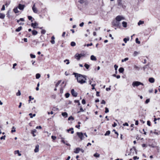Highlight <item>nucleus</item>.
Returning a JSON list of instances; mask_svg holds the SVG:
<instances>
[{"mask_svg":"<svg viewBox=\"0 0 160 160\" xmlns=\"http://www.w3.org/2000/svg\"><path fill=\"white\" fill-rule=\"evenodd\" d=\"M136 152V149L134 147H133V148H131L130 150V152L129 153L126 152L125 154V156H132L133 155L134 152Z\"/></svg>","mask_w":160,"mask_h":160,"instance_id":"obj_5","label":"nucleus"},{"mask_svg":"<svg viewBox=\"0 0 160 160\" xmlns=\"http://www.w3.org/2000/svg\"><path fill=\"white\" fill-rule=\"evenodd\" d=\"M105 112L106 113H108V112H109V109H108V108L106 107L105 108Z\"/></svg>","mask_w":160,"mask_h":160,"instance_id":"obj_43","label":"nucleus"},{"mask_svg":"<svg viewBox=\"0 0 160 160\" xmlns=\"http://www.w3.org/2000/svg\"><path fill=\"white\" fill-rule=\"evenodd\" d=\"M46 32V30H42L41 32V33L42 34H45Z\"/></svg>","mask_w":160,"mask_h":160,"instance_id":"obj_45","label":"nucleus"},{"mask_svg":"<svg viewBox=\"0 0 160 160\" xmlns=\"http://www.w3.org/2000/svg\"><path fill=\"white\" fill-rule=\"evenodd\" d=\"M93 156L96 158H98L100 157V154L97 153H96L94 154Z\"/></svg>","mask_w":160,"mask_h":160,"instance_id":"obj_28","label":"nucleus"},{"mask_svg":"<svg viewBox=\"0 0 160 160\" xmlns=\"http://www.w3.org/2000/svg\"><path fill=\"white\" fill-rule=\"evenodd\" d=\"M123 26L124 28L127 27V23L126 22L123 21L122 23Z\"/></svg>","mask_w":160,"mask_h":160,"instance_id":"obj_19","label":"nucleus"},{"mask_svg":"<svg viewBox=\"0 0 160 160\" xmlns=\"http://www.w3.org/2000/svg\"><path fill=\"white\" fill-rule=\"evenodd\" d=\"M68 120H73L74 119V118L72 117V116H70L68 118Z\"/></svg>","mask_w":160,"mask_h":160,"instance_id":"obj_42","label":"nucleus"},{"mask_svg":"<svg viewBox=\"0 0 160 160\" xmlns=\"http://www.w3.org/2000/svg\"><path fill=\"white\" fill-rule=\"evenodd\" d=\"M84 23L83 22H82L79 24V26L81 27H82L83 26Z\"/></svg>","mask_w":160,"mask_h":160,"instance_id":"obj_58","label":"nucleus"},{"mask_svg":"<svg viewBox=\"0 0 160 160\" xmlns=\"http://www.w3.org/2000/svg\"><path fill=\"white\" fill-rule=\"evenodd\" d=\"M16 128L14 127H13L12 128V130H11V132L12 133L15 132H16Z\"/></svg>","mask_w":160,"mask_h":160,"instance_id":"obj_41","label":"nucleus"},{"mask_svg":"<svg viewBox=\"0 0 160 160\" xmlns=\"http://www.w3.org/2000/svg\"><path fill=\"white\" fill-rule=\"evenodd\" d=\"M75 74V77L76 78L78 82L81 84L86 82L87 80L86 76L84 75H82L80 74H77L74 73Z\"/></svg>","mask_w":160,"mask_h":160,"instance_id":"obj_2","label":"nucleus"},{"mask_svg":"<svg viewBox=\"0 0 160 160\" xmlns=\"http://www.w3.org/2000/svg\"><path fill=\"white\" fill-rule=\"evenodd\" d=\"M25 7V5H22L21 4H18V8L20 10H22Z\"/></svg>","mask_w":160,"mask_h":160,"instance_id":"obj_7","label":"nucleus"},{"mask_svg":"<svg viewBox=\"0 0 160 160\" xmlns=\"http://www.w3.org/2000/svg\"><path fill=\"white\" fill-rule=\"evenodd\" d=\"M28 19L30 20H31L32 18V17L31 16H28Z\"/></svg>","mask_w":160,"mask_h":160,"instance_id":"obj_60","label":"nucleus"},{"mask_svg":"<svg viewBox=\"0 0 160 160\" xmlns=\"http://www.w3.org/2000/svg\"><path fill=\"white\" fill-rule=\"evenodd\" d=\"M117 125V124L115 122H114V124L112 125V126L113 127H116Z\"/></svg>","mask_w":160,"mask_h":160,"instance_id":"obj_63","label":"nucleus"},{"mask_svg":"<svg viewBox=\"0 0 160 160\" xmlns=\"http://www.w3.org/2000/svg\"><path fill=\"white\" fill-rule=\"evenodd\" d=\"M13 11L15 13H18L19 12V11L18 9V7L14 8L13 9Z\"/></svg>","mask_w":160,"mask_h":160,"instance_id":"obj_22","label":"nucleus"},{"mask_svg":"<svg viewBox=\"0 0 160 160\" xmlns=\"http://www.w3.org/2000/svg\"><path fill=\"white\" fill-rule=\"evenodd\" d=\"M90 59L92 61H95L97 60L96 57L93 55L91 56Z\"/></svg>","mask_w":160,"mask_h":160,"instance_id":"obj_12","label":"nucleus"},{"mask_svg":"<svg viewBox=\"0 0 160 160\" xmlns=\"http://www.w3.org/2000/svg\"><path fill=\"white\" fill-rule=\"evenodd\" d=\"M144 23V21H139V22H138V25L139 26L141 24H143Z\"/></svg>","mask_w":160,"mask_h":160,"instance_id":"obj_31","label":"nucleus"},{"mask_svg":"<svg viewBox=\"0 0 160 160\" xmlns=\"http://www.w3.org/2000/svg\"><path fill=\"white\" fill-rule=\"evenodd\" d=\"M133 158L134 160H136L137 159H138L139 158L137 156H134L133 157Z\"/></svg>","mask_w":160,"mask_h":160,"instance_id":"obj_64","label":"nucleus"},{"mask_svg":"<svg viewBox=\"0 0 160 160\" xmlns=\"http://www.w3.org/2000/svg\"><path fill=\"white\" fill-rule=\"evenodd\" d=\"M41 77V75L39 73H37L36 75V79H39Z\"/></svg>","mask_w":160,"mask_h":160,"instance_id":"obj_29","label":"nucleus"},{"mask_svg":"<svg viewBox=\"0 0 160 160\" xmlns=\"http://www.w3.org/2000/svg\"><path fill=\"white\" fill-rule=\"evenodd\" d=\"M101 103L102 104H105L106 103V102H105V101L104 100H102V102H101Z\"/></svg>","mask_w":160,"mask_h":160,"instance_id":"obj_56","label":"nucleus"},{"mask_svg":"<svg viewBox=\"0 0 160 160\" xmlns=\"http://www.w3.org/2000/svg\"><path fill=\"white\" fill-rule=\"evenodd\" d=\"M74 102H75V103H78V105H79L80 104V103L79 101V100H75L74 101Z\"/></svg>","mask_w":160,"mask_h":160,"instance_id":"obj_50","label":"nucleus"},{"mask_svg":"<svg viewBox=\"0 0 160 160\" xmlns=\"http://www.w3.org/2000/svg\"><path fill=\"white\" fill-rule=\"evenodd\" d=\"M65 96L66 98H68L70 96V94L68 93H67L65 94Z\"/></svg>","mask_w":160,"mask_h":160,"instance_id":"obj_44","label":"nucleus"},{"mask_svg":"<svg viewBox=\"0 0 160 160\" xmlns=\"http://www.w3.org/2000/svg\"><path fill=\"white\" fill-rule=\"evenodd\" d=\"M84 66L85 67V68L88 69L90 67V65L86 63H85Z\"/></svg>","mask_w":160,"mask_h":160,"instance_id":"obj_32","label":"nucleus"},{"mask_svg":"<svg viewBox=\"0 0 160 160\" xmlns=\"http://www.w3.org/2000/svg\"><path fill=\"white\" fill-rule=\"evenodd\" d=\"M5 5H2V8L1 9V10H2V11L4 10H5Z\"/></svg>","mask_w":160,"mask_h":160,"instance_id":"obj_55","label":"nucleus"},{"mask_svg":"<svg viewBox=\"0 0 160 160\" xmlns=\"http://www.w3.org/2000/svg\"><path fill=\"white\" fill-rule=\"evenodd\" d=\"M5 16V14L0 13V18L3 19H4Z\"/></svg>","mask_w":160,"mask_h":160,"instance_id":"obj_18","label":"nucleus"},{"mask_svg":"<svg viewBox=\"0 0 160 160\" xmlns=\"http://www.w3.org/2000/svg\"><path fill=\"white\" fill-rule=\"evenodd\" d=\"M37 132V130L36 129H34L32 131L31 133L32 134L33 137H35L36 135L34 134L35 133H36Z\"/></svg>","mask_w":160,"mask_h":160,"instance_id":"obj_13","label":"nucleus"},{"mask_svg":"<svg viewBox=\"0 0 160 160\" xmlns=\"http://www.w3.org/2000/svg\"><path fill=\"white\" fill-rule=\"evenodd\" d=\"M20 95H21L20 91L19 90H18V92L16 93V95L17 96H20Z\"/></svg>","mask_w":160,"mask_h":160,"instance_id":"obj_48","label":"nucleus"},{"mask_svg":"<svg viewBox=\"0 0 160 160\" xmlns=\"http://www.w3.org/2000/svg\"><path fill=\"white\" fill-rule=\"evenodd\" d=\"M5 137H6L5 135L2 136L0 138V139L1 140H2V139L5 140Z\"/></svg>","mask_w":160,"mask_h":160,"instance_id":"obj_49","label":"nucleus"},{"mask_svg":"<svg viewBox=\"0 0 160 160\" xmlns=\"http://www.w3.org/2000/svg\"><path fill=\"white\" fill-rule=\"evenodd\" d=\"M61 80H59L58 81V82L56 84L55 86L56 87H58L59 85L61 83Z\"/></svg>","mask_w":160,"mask_h":160,"instance_id":"obj_30","label":"nucleus"},{"mask_svg":"<svg viewBox=\"0 0 160 160\" xmlns=\"http://www.w3.org/2000/svg\"><path fill=\"white\" fill-rule=\"evenodd\" d=\"M14 153L15 154H16L17 153L18 154L19 156H21V154L20 153L19 150H16L15 151Z\"/></svg>","mask_w":160,"mask_h":160,"instance_id":"obj_27","label":"nucleus"},{"mask_svg":"<svg viewBox=\"0 0 160 160\" xmlns=\"http://www.w3.org/2000/svg\"><path fill=\"white\" fill-rule=\"evenodd\" d=\"M134 68L138 70H139V68L137 66H134Z\"/></svg>","mask_w":160,"mask_h":160,"instance_id":"obj_57","label":"nucleus"},{"mask_svg":"<svg viewBox=\"0 0 160 160\" xmlns=\"http://www.w3.org/2000/svg\"><path fill=\"white\" fill-rule=\"evenodd\" d=\"M79 2L81 4H83L85 2V0H80Z\"/></svg>","mask_w":160,"mask_h":160,"instance_id":"obj_38","label":"nucleus"},{"mask_svg":"<svg viewBox=\"0 0 160 160\" xmlns=\"http://www.w3.org/2000/svg\"><path fill=\"white\" fill-rule=\"evenodd\" d=\"M149 81L152 83H153L154 82L155 80L153 78H150L149 79Z\"/></svg>","mask_w":160,"mask_h":160,"instance_id":"obj_16","label":"nucleus"},{"mask_svg":"<svg viewBox=\"0 0 160 160\" xmlns=\"http://www.w3.org/2000/svg\"><path fill=\"white\" fill-rule=\"evenodd\" d=\"M38 25V24L36 22H35L34 23H32L31 24V26L32 27L34 28H36V27Z\"/></svg>","mask_w":160,"mask_h":160,"instance_id":"obj_9","label":"nucleus"},{"mask_svg":"<svg viewBox=\"0 0 160 160\" xmlns=\"http://www.w3.org/2000/svg\"><path fill=\"white\" fill-rule=\"evenodd\" d=\"M95 85H96V84H91V86L92 87V89L93 90V89H95L94 87Z\"/></svg>","mask_w":160,"mask_h":160,"instance_id":"obj_52","label":"nucleus"},{"mask_svg":"<svg viewBox=\"0 0 160 160\" xmlns=\"http://www.w3.org/2000/svg\"><path fill=\"white\" fill-rule=\"evenodd\" d=\"M32 33L33 35H35L38 34V32L35 30H33L32 31Z\"/></svg>","mask_w":160,"mask_h":160,"instance_id":"obj_21","label":"nucleus"},{"mask_svg":"<svg viewBox=\"0 0 160 160\" xmlns=\"http://www.w3.org/2000/svg\"><path fill=\"white\" fill-rule=\"evenodd\" d=\"M124 70V69L123 68L121 67L119 69V72L120 73H122Z\"/></svg>","mask_w":160,"mask_h":160,"instance_id":"obj_23","label":"nucleus"},{"mask_svg":"<svg viewBox=\"0 0 160 160\" xmlns=\"http://www.w3.org/2000/svg\"><path fill=\"white\" fill-rule=\"evenodd\" d=\"M22 28V27H19L16 29L15 31L17 32H19L21 30Z\"/></svg>","mask_w":160,"mask_h":160,"instance_id":"obj_24","label":"nucleus"},{"mask_svg":"<svg viewBox=\"0 0 160 160\" xmlns=\"http://www.w3.org/2000/svg\"><path fill=\"white\" fill-rule=\"evenodd\" d=\"M64 62H66V64L67 65L69 64L70 63L69 60L68 59H66L64 60Z\"/></svg>","mask_w":160,"mask_h":160,"instance_id":"obj_37","label":"nucleus"},{"mask_svg":"<svg viewBox=\"0 0 160 160\" xmlns=\"http://www.w3.org/2000/svg\"><path fill=\"white\" fill-rule=\"evenodd\" d=\"M84 110H83V108L81 107L80 108V111H79L78 112V113H79V112H84Z\"/></svg>","mask_w":160,"mask_h":160,"instance_id":"obj_47","label":"nucleus"},{"mask_svg":"<svg viewBox=\"0 0 160 160\" xmlns=\"http://www.w3.org/2000/svg\"><path fill=\"white\" fill-rule=\"evenodd\" d=\"M128 60V58H126L124 59H122V62H124Z\"/></svg>","mask_w":160,"mask_h":160,"instance_id":"obj_36","label":"nucleus"},{"mask_svg":"<svg viewBox=\"0 0 160 160\" xmlns=\"http://www.w3.org/2000/svg\"><path fill=\"white\" fill-rule=\"evenodd\" d=\"M71 93L72 95L75 97H77V93L75 91L74 89H72L71 91Z\"/></svg>","mask_w":160,"mask_h":160,"instance_id":"obj_8","label":"nucleus"},{"mask_svg":"<svg viewBox=\"0 0 160 160\" xmlns=\"http://www.w3.org/2000/svg\"><path fill=\"white\" fill-rule=\"evenodd\" d=\"M140 85L143 86L144 84L141 82L138 81H134L132 83V86L133 87H138Z\"/></svg>","mask_w":160,"mask_h":160,"instance_id":"obj_4","label":"nucleus"},{"mask_svg":"<svg viewBox=\"0 0 160 160\" xmlns=\"http://www.w3.org/2000/svg\"><path fill=\"white\" fill-rule=\"evenodd\" d=\"M35 152H37L39 151V146L37 145L36 146L34 150Z\"/></svg>","mask_w":160,"mask_h":160,"instance_id":"obj_17","label":"nucleus"},{"mask_svg":"<svg viewBox=\"0 0 160 160\" xmlns=\"http://www.w3.org/2000/svg\"><path fill=\"white\" fill-rule=\"evenodd\" d=\"M135 41H136V43L138 44H139L140 43V42L138 40V38H137L136 39Z\"/></svg>","mask_w":160,"mask_h":160,"instance_id":"obj_40","label":"nucleus"},{"mask_svg":"<svg viewBox=\"0 0 160 160\" xmlns=\"http://www.w3.org/2000/svg\"><path fill=\"white\" fill-rule=\"evenodd\" d=\"M129 40V37L127 38H125L123 39V41L125 43H127L128 41Z\"/></svg>","mask_w":160,"mask_h":160,"instance_id":"obj_25","label":"nucleus"},{"mask_svg":"<svg viewBox=\"0 0 160 160\" xmlns=\"http://www.w3.org/2000/svg\"><path fill=\"white\" fill-rule=\"evenodd\" d=\"M51 138H52L53 140H55V139H56V137L55 136H51Z\"/></svg>","mask_w":160,"mask_h":160,"instance_id":"obj_53","label":"nucleus"},{"mask_svg":"<svg viewBox=\"0 0 160 160\" xmlns=\"http://www.w3.org/2000/svg\"><path fill=\"white\" fill-rule=\"evenodd\" d=\"M29 101H31V100H33L34 99V98H32V97L31 96H29Z\"/></svg>","mask_w":160,"mask_h":160,"instance_id":"obj_62","label":"nucleus"},{"mask_svg":"<svg viewBox=\"0 0 160 160\" xmlns=\"http://www.w3.org/2000/svg\"><path fill=\"white\" fill-rule=\"evenodd\" d=\"M55 39V38L54 36H53L51 38L52 40L51 41V42L52 44H54L55 43V42L54 41V39Z\"/></svg>","mask_w":160,"mask_h":160,"instance_id":"obj_14","label":"nucleus"},{"mask_svg":"<svg viewBox=\"0 0 160 160\" xmlns=\"http://www.w3.org/2000/svg\"><path fill=\"white\" fill-rule=\"evenodd\" d=\"M110 131H107L106 133L105 134V136H107V135H109L110 134Z\"/></svg>","mask_w":160,"mask_h":160,"instance_id":"obj_34","label":"nucleus"},{"mask_svg":"<svg viewBox=\"0 0 160 160\" xmlns=\"http://www.w3.org/2000/svg\"><path fill=\"white\" fill-rule=\"evenodd\" d=\"M30 56L31 58H35L36 57L35 55L32 54H30Z\"/></svg>","mask_w":160,"mask_h":160,"instance_id":"obj_39","label":"nucleus"},{"mask_svg":"<svg viewBox=\"0 0 160 160\" xmlns=\"http://www.w3.org/2000/svg\"><path fill=\"white\" fill-rule=\"evenodd\" d=\"M77 134L78 136L80 138L81 140L84 139L85 138L84 135L85 136L86 138L87 137H88L86 133L83 134L82 132H77Z\"/></svg>","mask_w":160,"mask_h":160,"instance_id":"obj_3","label":"nucleus"},{"mask_svg":"<svg viewBox=\"0 0 160 160\" xmlns=\"http://www.w3.org/2000/svg\"><path fill=\"white\" fill-rule=\"evenodd\" d=\"M139 53V52L137 51H135L134 52V54H133V56H137L138 54Z\"/></svg>","mask_w":160,"mask_h":160,"instance_id":"obj_33","label":"nucleus"},{"mask_svg":"<svg viewBox=\"0 0 160 160\" xmlns=\"http://www.w3.org/2000/svg\"><path fill=\"white\" fill-rule=\"evenodd\" d=\"M80 151V148H76V149H75L74 152L76 153H78Z\"/></svg>","mask_w":160,"mask_h":160,"instance_id":"obj_11","label":"nucleus"},{"mask_svg":"<svg viewBox=\"0 0 160 160\" xmlns=\"http://www.w3.org/2000/svg\"><path fill=\"white\" fill-rule=\"evenodd\" d=\"M150 123H151V122H150L149 121H148L147 122V125L149 126H150L151 124H150Z\"/></svg>","mask_w":160,"mask_h":160,"instance_id":"obj_59","label":"nucleus"},{"mask_svg":"<svg viewBox=\"0 0 160 160\" xmlns=\"http://www.w3.org/2000/svg\"><path fill=\"white\" fill-rule=\"evenodd\" d=\"M114 67L115 68V71H117V69L118 67V66H117V65L115 64L114 65Z\"/></svg>","mask_w":160,"mask_h":160,"instance_id":"obj_51","label":"nucleus"},{"mask_svg":"<svg viewBox=\"0 0 160 160\" xmlns=\"http://www.w3.org/2000/svg\"><path fill=\"white\" fill-rule=\"evenodd\" d=\"M67 132H69L70 131H71V134L73 133L74 132V131H73V129L72 128H70L69 129H67Z\"/></svg>","mask_w":160,"mask_h":160,"instance_id":"obj_15","label":"nucleus"},{"mask_svg":"<svg viewBox=\"0 0 160 160\" xmlns=\"http://www.w3.org/2000/svg\"><path fill=\"white\" fill-rule=\"evenodd\" d=\"M61 139H62V141H61V142L62 143H63L65 144V141L63 140L64 138H62Z\"/></svg>","mask_w":160,"mask_h":160,"instance_id":"obj_61","label":"nucleus"},{"mask_svg":"<svg viewBox=\"0 0 160 160\" xmlns=\"http://www.w3.org/2000/svg\"><path fill=\"white\" fill-rule=\"evenodd\" d=\"M75 57L78 60H79L81 58L79 54L78 53H76L75 56Z\"/></svg>","mask_w":160,"mask_h":160,"instance_id":"obj_10","label":"nucleus"},{"mask_svg":"<svg viewBox=\"0 0 160 160\" xmlns=\"http://www.w3.org/2000/svg\"><path fill=\"white\" fill-rule=\"evenodd\" d=\"M33 12L35 13H37L38 12V10L36 7L35 3H34L32 8Z\"/></svg>","mask_w":160,"mask_h":160,"instance_id":"obj_6","label":"nucleus"},{"mask_svg":"<svg viewBox=\"0 0 160 160\" xmlns=\"http://www.w3.org/2000/svg\"><path fill=\"white\" fill-rule=\"evenodd\" d=\"M118 5L120 7L122 6V4L121 0H119L118 1Z\"/></svg>","mask_w":160,"mask_h":160,"instance_id":"obj_26","label":"nucleus"},{"mask_svg":"<svg viewBox=\"0 0 160 160\" xmlns=\"http://www.w3.org/2000/svg\"><path fill=\"white\" fill-rule=\"evenodd\" d=\"M82 103L83 104H85L86 103V101L85 100L83 99L82 101Z\"/></svg>","mask_w":160,"mask_h":160,"instance_id":"obj_54","label":"nucleus"},{"mask_svg":"<svg viewBox=\"0 0 160 160\" xmlns=\"http://www.w3.org/2000/svg\"><path fill=\"white\" fill-rule=\"evenodd\" d=\"M124 19L125 18L123 16L118 15L116 17L115 20L112 22V24L114 26L119 28L121 25L120 21Z\"/></svg>","mask_w":160,"mask_h":160,"instance_id":"obj_1","label":"nucleus"},{"mask_svg":"<svg viewBox=\"0 0 160 160\" xmlns=\"http://www.w3.org/2000/svg\"><path fill=\"white\" fill-rule=\"evenodd\" d=\"M71 45L72 47L75 46L76 45V43L75 42H72L71 43Z\"/></svg>","mask_w":160,"mask_h":160,"instance_id":"obj_35","label":"nucleus"},{"mask_svg":"<svg viewBox=\"0 0 160 160\" xmlns=\"http://www.w3.org/2000/svg\"><path fill=\"white\" fill-rule=\"evenodd\" d=\"M150 101V100L149 99H146L145 102V103L146 104H148V102H149Z\"/></svg>","mask_w":160,"mask_h":160,"instance_id":"obj_46","label":"nucleus"},{"mask_svg":"<svg viewBox=\"0 0 160 160\" xmlns=\"http://www.w3.org/2000/svg\"><path fill=\"white\" fill-rule=\"evenodd\" d=\"M62 115L65 118H66L68 117V113L66 112H62Z\"/></svg>","mask_w":160,"mask_h":160,"instance_id":"obj_20","label":"nucleus"}]
</instances>
